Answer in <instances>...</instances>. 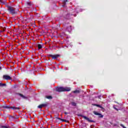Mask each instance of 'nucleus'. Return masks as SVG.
Listing matches in <instances>:
<instances>
[{"label":"nucleus","instance_id":"1","mask_svg":"<svg viewBox=\"0 0 128 128\" xmlns=\"http://www.w3.org/2000/svg\"><path fill=\"white\" fill-rule=\"evenodd\" d=\"M8 10L12 14H16V11L14 8L12 6H8Z\"/></svg>","mask_w":128,"mask_h":128},{"label":"nucleus","instance_id":"2","mask_svg":"<svg viewBox=\"0 0 128 128\" xmlns=\"http://www.w3.org/2000/svg\"><path fill=\"white\" fill-rule=\"evenodd\" d=\"M48 56H50V58H52L53 60H58L60 56V54H55V55L50 54V55H48Z\"/></svg>","mask_w":128,"mask_h":128},{"label":"nucleus","instance_id":"3","mask_svg":"<svg viewBox=\"0 0 128 128\" xmlns=\"http://www.w3.org/2000/svg\"><path fill=\"white\" fill-rule=\"evenodd\" d=\"M56 90V92H64V88L62 87H57Z\"/></svg>","mask_w":128,"mask_h":128},{"label":"nucleus","instance_id":"4","mask_svg":"<svg viewBox=\"0 0 128 128\" xmlns=\"http://www.w3.org/2000/svg\"><path fill=\"white\" fill-rule=\"evenodd\" d=\"M3 78L4 80H12V77H10L8 75H4L3 76Z\"/></svg>","mask_w":128,"mask_h":128},{"label":"nucleus","instance_id":"5","mask_svg":"<svg viewBox=\"0 0 128 128\" xmlns=\"http://www.w3.org/2000/svg\"><path fill=\"white\" fill-rule=\"evenodd\" d=\"M66 30H68V32H72V26L68 25V26L66 28Z\"/></svg>","mask_w":128,"mask_h":128},{"label":"nucleus","instance_id":"6","mask_svg":"<svg viewBox=\"0 0 128 128\" xmlns=\"http://www.w3.org/2000/svg\"><path fill=\"white\" fill-rule=\"evenodd\" d=\"M6 108H12V110H20V108H18V107H16V106H11V107H8L6 106Z\"/></svg>","mask_w":128,"mask_h":128},{"label":"nucleus","instance_id":"7","mask_svg":"<svg viewBox=\"0 0 128 128\" xmlns=\"http://www.w3.org/2000/svg\"><path fill=\"white\" fill-rule=\"evenodd\" d=\"M94 114H96V116H100V118H103V116H104L102 115V114H100V113H98L96 112H94Z\"/></svg>","mask_w":128,"mask_h":128},{"label":"nucleus","instance_id":"8","mask_svg":"<svg viewBox=\"0 0 128 128\" xmlns=\"http://www.w3.org/2000/svg\"><path fill=\"white\" fill-rule=\"evenodd\" d=\"M44 106H46V104H42L40 105L38 108H44Z\"/></svg>","mask_w":128,"mask_h":128},{"label":"nucleus","instance_id":"9","mask_svg":"<svg viewBox=\"0 0 128 128\" xmlns=\"http://www.w3.org/2000/svg\"><path fill=\"white\" fill-rule=\"evenodd\" d=\"M70 88L66 87L64 88V92H70Z\"/></svg>","mask_w":128,"mask_h":128},{"label":"nucleus","instance_id":"10","mask_svg":"<svg viewBox=\"0 0 128 128\" xmlns=\"http://www.w3.org/2000/svg\"><path fill=\"white\" fill-rule=\"evenodd\" d=\"M94 106H98V108H102V106L100 104H95Z\"/></svg>","mask_w":128,"mask_h":128},{"label":"nucleus","instance_id":"11","mask_svg":"<svg viewBox=\"0 0 128 128\" xmlns=\"http://www.w3.org/2000/svg\"><path fill=\"white\" fill-rule=\"evenodd\" d=\"M70 14H67L66 15V18H67L68 20H70Z\"/></svg>","mask_w":128,"mask_h":128},{"label":"nucleus","instance_id":"12","mask_svg":"<svg viewBox=\"0 0 128 128\" xmlns=\"http://www.w3.org/2000/svg\"><path fill=\"white\" fill-rule=\"evenodd\" d=\"M42 48V44H38V50H40V48Z\"/></svg>","mask_w":128,"mask_h":128},{"label":"nucleus","instance_id":"13","mask_svg":"<svg viewBox=\"0 0 128 128\" xmlns=\"http://www.w3.org/2000/svg\"><path fill=\"white\" fill-rule=\"evenodd\" d=\"M46 98H48V100H52V96H46Z\"/></svg>","mask_w":128,"mask_h":128},{"label":"nucleus","instance_id":"14","mask_svg":"<svg viewBox=\"0 0 128 128\" xmlns=\"http://www.w3.org/2000/svg\"><path fill=\"white\" fill-rule=\"evenodd\" d=\"M73 92H74V94H76V93L78 94V92H80V90H74V91Z\"/></svg>","mask_w":128,"mask_h":128},{"label":"nucleus","instance_id":"15","mask_svg":"<svg viewBox=\"0 0 128 128\" xmlns=\"http://www.w3.org/2000/svg\"><path fill=\"white\" fill-rule=\"evenodd\" d=\"M71 104H72V106H76V102H72L71 103Z\"/></svg>","mask_w":128,"mask_h":128},{"label":"nucleus","instance_id":"16","mask_svg":"<svg viewBox=\"0 0 128 128\" xmlns=\"http://www.w3.org/2000/svg\"><path fill=\"white\" fill-rule=\"evenodd\" d=\"M83 118H84V120H90V118H88V117L86 116H84Z\"/></svg>","mask_w":128,"mask_h":128},{"label":"nucleus","instance_id":"17","mask_svg":"<svg viewBox=\"0 0 128 128\" xmlns=\"http://www.w3.org/2000/svg\"><path fill=\"white\" fill-rule=\"evenodd\" d=\"M6 86V84H1V83H0V86Z\"/></svg>","mask_w":128,"mask_h":128},{"label":"nucleus","instance_id":"18","mask_svg":"<svg viewBox=\"0 0 128 128\" xmlns=\"http://www.w3.org/2000/svg\"><path fill=\"white\" fill-rule=\"evenodd\" d=\"M27 4H28V6H30V2H27Z\"/></svg>","mask_w":128,"mask_h":128},{"label":"nucleus","instance_id":"19","mask_svg":"<svg viewBox=\"0 0 128 128\" xmlns=\"http://www.w3.org/2000/svg\"><path fill=\"white\" fill-rule=\"evenodd\" d=\"M64 2H65V4H66V2H68V0H64Z\"/></svg>","mask_w":128,"mask_h":128},{"label":"nucleus","instance_id":"20","mask_svg":"<svg viewBox=\"0 0 128 128\" xmlns=\"http://www.w3.org/2000/svg\"><path fill=\"white\" fill-rule=\"evenodd\" d=\"M65 122H68V121H66V120H64Z\"/></svg>","mask_w":128,"mask_h":128},{"label":"nucleus","instance_id":"21","mask_svg":"<svg viewBox=\"0 0 128 128\" xmlns=\"http://www.w3.org/2000/svg\"><path fill=\"white\" fill-rule=\"evenodd\" d=\"M0 2H2V0H0Z\"/></svg>","mask_w":128,"mask_h":128},{"label":"nucleus","instance_id":"22","mask_svg":"<svg viewBox=\"0 0 128 128\" xmlns=\"http://www.w3.org/2000/svg\"><path fill=\"white\" fill-rule=\"evenodd\" d=\"M3 128H8L6 127V126H4Z\"/></svg>","mask_w":128,"mask_h":128},{"label":"nucleus","instance_id":"23","mask_svg":"<svg viewBox=\"0 0 128 128\" xmlns=\"http://www.w3.org/2000/svg\"><path fill=\"white\" fill-rule=\"evenodd\" d=\"M20 96H22V94H20Z\"/></svg>","mask_w":128,"mask_h":128},{"label":"nucleus","instance_id":"24","mask_svg":"<svg viewBox=\"0 0 128 128\" xmlns=\"http://www.w3.org/2000/svg\"><path fill=\"white\" fill-rule=\"evenodd\" d=\"M116 110H118V109L116 108H114Z\"/></svg>","mask_w":128,"mask_h":128},{"label":"nucleus","instance_id":"25","mask_svg":"<svg viewBox=\"0 0 128 128\" xmlns=\"http://www.w3.org/2000/svg\"><path fill=\"white\" fill-rule=\"evenodd\" d=\"M4 31V28L3 29V32Z\"/></svg>","mask_w":128,"mask_h":128},{"label":"nucleus","instance_id":"26","mask_svg":"<svg viewBox=\"0 0 128 128\" xmlns=\"http://www.w3.org/2000/svg\"><path fill=\"white\" fill-rule=\"evenodd\" d=\"M0 70H2V67H0Z\"/></svg>","mask_w":128,"mask_h":128},{"label":"nucleus","instance_id":"27","mask_svg":"<svg viewBox=\"0 0 128 128\" xmlns=\"http://www.w3.org/2000/svg\"><path fill=\"white\" fill-rule=\"evenodd\" d=\"M66 114V112H65V114Z\"/></svg>","mask_w":128,"mask_h":128}]
</instances>
